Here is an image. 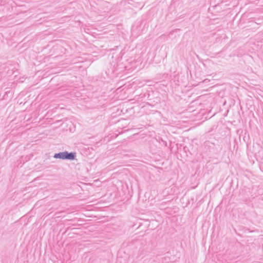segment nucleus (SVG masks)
I'll list each match as a JSON object with an SVG mask.
<instances>
[{
    "instance_id": "obj_1",
    "label": "nucleus",
    "mask_w": 263,
    "mask_h": 263,
    "mask_svg": "<svg viewBox=\"0 0 263 263\" xmlns=\"http://www.w3.org/2000/svg\"><path fill=\"white\" fill-rule=\"evenodd\" d=\"M65 160H73L76 159V152L69 153L67 151H65Z\"/></svg>"
},
{
    "instance_id": "obj_2",
    "label": "nucleus",
    "mask_w": 263,
    "mask_h": 263,
    "mask_svg": "<svg viewBox=\"0 0 263 263\" xmlns=\"http://www.w3.org/2000/svg\"><path fill=\"white\" fill-rule=\"evenodd\" d=\"M53 158L55 159L65 160V152L55 153L53 156Z\"/></svg>"
}]
</instances>
